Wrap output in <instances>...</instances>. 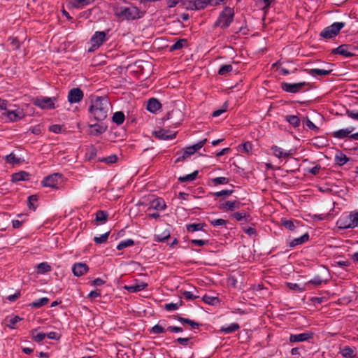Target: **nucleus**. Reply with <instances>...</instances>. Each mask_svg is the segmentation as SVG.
<instances>
[{
	"instance_id": "72a5a7b5",
	"label": "nucleus",
	"mask_w": 358,
	"mask_h": 358,
	"mask_svg": "<svg viewBox=\"0 0 358 358\" xmlns=\"http://www.w3.org/2000/svg\"><path fill=\"white\" fill-rule=\"evenodd\" d=\"M341 353L345 358H353L356 356L354 349L349 346H344L341 348Z\"/></svg>"
},
{
	"instance_id": "6ab92c4d",
	"label": "nucleus",
	"mask_w": 358,
	"mask_h": 358,
	"mask_svg": "<svg viewBox=\"0 0 358 358\" xmlns=\"http://www.w3.org/2000/svg\"><path fill=\"white\" fill-rule=\"evenodd\" d=\"M242 206V203L238 201H227L220 206V208L225 210L233 211L235 209H238Z\"/></svg>"
},
{
	"instance_id": "2f4dec72",
	"label": "nucleus",
	"mask_w": 358,
	"mask_h": 358,
	"mask_svg": "<svg viewBox=\"0 0 358 358\" xmlns=\"http://www.w3.org/2000/svg\"><path fill=\"white\" fill-rule=\"evenodd\" d=\"M49 302V299L48 297H42L38 299H36L31 303H30V306L34 308H39L45 305H46Z\"/></svg>"
},
{
	"instance_id": "13d9d810",
	"label": "nucleus",
	"mask_w": 358,
	"mask_h": 358,
	"mask_svg": "<svg viewBox=\"0 0 358 358\" xmlns=\"http://www.w3.org/2000/svg\"><path fill=\"white\" fill-rule=\"evenodd\" d=\"M248 216V214H247L245 212H236L232 215V217L235 218L237 221H241Z\"/></svg>"
},
{
	"instance_id": "39448f33",
	"label": "nucleus",
	"mask_w": 358,
	"mask_h": 358,
	"mask_svg": "<svg viewBox=\"0 0 358 358\" xmlns=\"http://www.w3.org/2000/svg\"><path fill=\"white\" fill-rule=\"evenodd\" d=\"M2 115L6 117L8 121L14 122L23 119L25 116V113L22 108L11 104V106L8 108V109L3 113Z\"/></svg>"
},
{
	"instance_id": "393cba45",
	"label": "nucleus",
	"mask_w": 358,
	"mask_h": 358,
	"mask_svg": "<svg viewBox=\"0 0 358 358\" xmlns=\"http://www.w3.org/2000/svg\"><path fill=\"white\" fill-rule=\"evenodd\" d=\"M161 103L155 98L149 99L147 104V110L151 113H155L161 108Z\"/></svg>"
},
{
	"instance_id": "423d86ee",
	"label": "nucleus",
	"mask_w": 358,
	"mask_h": 358,
	"mask_svg": "<svg viewBox=\"0 0 358 358\" xmlns=\"http://www.w3.org/2000/svg\"><path fill=\"white\" fill-rule=\"evenodd\" d=\"M355 127H348L334 131L331 133V136L337 139H343L348 138L352 140L358 141V131L353 133Z\"/></svg>"
},
{
	"instance_id": "09e8293b",
	"label": "nucleus",
	"mask_w": 358,
	"mask_h": 358,
	"mask_svg": "<svg viewBox=\"0 0 358 358\" xmlns=\"http://www.w3.org/2000/svg\"><path fill=\"white\" fill-rule=\"evenodd\" d=\"M202 300L207 304L209 305H215L219 302V299L217 297L211 296L209 295H204L202 298Z\"/></svg>"
},
{
	"instance_id": "aec40b11",
	"label": "nucleus",
	"mask_w": 358,
	"mask_h": 358,
	"mask_svg": "<svg viewBox=\"0 0 358 358\" xmlns=\"http://www.w3.org/2000/svg\"><path fill=\"white\" fill-rule=\"evenodd\" d=\"M166 208V203L163 199L157 198L152 200L149 203L148 209H154L157 210H163Z\"/></svg>"
},
{
	"instance_id": "c85d7f7f",
	"label": "nucleus",
	"mask_w": 358,
	"mask_h": 358,
	"mask_svg": "<svg viewBox=\"0 0 358 358\" xmlns=\"http://www.w3.org/2000/svg\"><path fill=\"white\" fill-rule=\"evenodd\" d=\"M240 326L237 323H231L229 325L222 326L220 329V331L222 333H224L226 334H231L233 332H235L238 329H239Z\"/></svg>"
},
{
	"instance_id": "bb28decb",
	"label": "nucleus",
	"mask_w": 358,
	"mask_h": 358,
	"mask_svg": "<svg viewBox=\"0 0 358 358\" xmlns=\"http://www.w3.org/2000/svg\"><path fill=\"white\" fill-rule=\"evenodd\" d=\"M335 162L337 165L341 166L345 164L350 159L341 152H338L335 155Z\"/></svg>"
},
{
	"instance_id": "412c9836",
	"label": "nucleus",
	"mask_w": 358,
	"mask_h": 358,
	"mask_svg": "<svg viewBox=\"0 0 358 358\" xmlns=\"http://www.w3.org/2000/svg\"><path fill=\"white\" fill-rule=\"evenodd\" d=\"M148 284L143 282H137L134 284L126 285L124 289L129 292H138L146 288Z\"/></svg>"
},
{
	"instance_id": "a19ab883",
	"label": "nucleus",
	"mask_w": 358,
	"mask_h": 358,
	"mask_svg": "<svg viewBox=\"0 0 358 358\" xmlns=\"http://www.w3.org/2000/svg\"><path fill=\"white\" fill-rule=\"evenodd\" d=\"M124 114L121 111L116 112L113 114V121L117 124H122L124 121Z\"/></svg>"
},
{
	"instance_id": "864d4df0",
	"label": "nucleus",
	"mask_w": 358,
	"mask_h": 358,
	"mask_svg": "<svg viewBox=\"0 0 358 358\" xmlns=\"http://www.w3.org/2000/svg\"><path fill=\"white\" fill-rule=\"evenodd\" d=\"M233 67L231 64L222 65L218 71V73L221 76L226 75L227 73L231 72Z\"/></svg>"
},
{
	"instance_id": "f03ea898",
	"label": "nucleus",
	"mask_w": 358,
	"mask_h": 358,
	"mask_svg": "<svg viewBox=\"0 0 358 358\" xmlns=\"http://www.w3.org/2000/svg\"><path fill=\"white\" fill-rule=\"evenodd\" d=\"M115 15L122 20H134L141 17L139 9L136 6H117Z\"/></svg>"
},
{
	"instance_id": "a878e982",
	"label": "nucleus",
	"mask_w": 358,
	"mask_h": 358,
	"mask_svg": "<svg viewBox=\"0 0 358 358\" xmlns=\"http://www.w3.org/2000/svg\"><path fill=\"white\" fill-rule=\"evenodd\" d=\"M90 127L92 128V130L90 131V134L93 136H99L103 133H104L107 127L103 124H94L90 125Z\"/></svg>"
},
{
	"instance_id": "052dcab7",
	"label": "nucleus",
	"mask_w": 358,
	"mask_h": 358,
	"mask_svg": "<svg viewBox=\"0 0 358 358\" xmlns=\"http://www.w3.org/2000/svg\"><path fill=\"white\" fill-rule=\"evenodd\" d=\"M210 223L214 227L223 226L227 224V220L224 219H215L210 220Z\"/></svg>"
},
{
	"instance_id": "69168bd1",
	"label": "nucleus",
	"mask_w": 358,
	"mask_h": 358,
	"mask_svg": "<svg viewBox=\"0 0 358 358\" xmlns=\"http://www.w3.org/2000/svg\"><path fill=\"white\" fill-rule=\"evenodd\" d=\"M346 115L352 119L358 120V110H347Z\"/></svg>"
},
{
	"instance_id": "e433bc0d",
	"label": "nucleus",
	"mask_w": 358,
	"mask_h": 358,
	"mask_svg": "<svg viewBox=\"0 0 358 358\" xmlns=\"http://www.w3.org/2000/svg\"><path fill=\"white\" fill-rule=\"evenodd\" d=\"M108 213L104 210H98L96 213V221L104 224L108 219Z\"/></svg>"
},
{
	"instance_id": "603ef678",
	"label": "nucleus",
	"mask_w": 358,
	"mask_h": 358,
	"mask_svg": "<svg viewBox=\"0 0 358 358\" xmlns=\"http://www.w3.org/2000/svg\"><path fill=\"white\" fill-rule=\"evenodd\" d=\"M101 162H105L106 164H114L117 161V157L115 155H111L106 157H102L99 159Z\"/></svg>"
},
{
	"instance_id": "774afa93",
	"label": "nucleus",
	"mask_w": 358,
	"mask_h": 358,
	"mask_svg": "<svg viewBox=\"0 0 358 358\" xmlns=\"http://www.w3.org/2000/svg\"><path fill=\"white\" fill-rule=\"evenodd\" d=\"M46 337H48L49 339L52 340H59L60 338V336L58 333L55 331H51L46 334Z\"/></svg>"
},
{
	"instance_id": "473e14b6",
	"label": "nucleus",
	"mask_w": 358,
	"mask_h": 358,
	"mask_svg": "<svg viewBox=\"0 0 358 358\" xmlns=\"http://www.w3.org/2000/svg\"><path fill=\"white\" fill-rule=\"evenodd\" d=\"M22 319L19 316L12 315L6 318L7 326L10 329H15L17 322L21 321Z\"/></svg>"
},
{
	"instance_id": "49530a36",
	"label": "nucleus",
	"mask_w": 358,
	"mask_h": 358,
	"mask_svg": "<svg viewBox=\"0 0 358 358\" xmlns=\"http://www.w3.org/2000/svg\"><path fill=\"white\" fill-rule=\"evenodd\" d=\"M110 234V231H107L99 236H95L94 238V241L96 244H102L107 241L108 236Z\"/></svg>"
},
{
	"instance_id": "4d7b16f0",
	"label": "nucleus",
	"mask_w": 358,
	"mask_h": 358,
	"mask_svg": "<svg viewBox=\"0 0 358 358\" xmlns=\"http://www.w3.org/2000/svg\"><path fill=\"white\" fill-rule=\"evenodd\" d=\"M212 180L216 185H226L229 182V180L225 177H217L212 179Z\"/></svg>"
},
{
	"instance_id": "7c9ffc66",
	"label": "nucleus",
	"mask_w": 358,
	"mask_h": 358,
	"mask_svg": "<svg viewBox=\"0 0 358 358\" xmlns=\"http://www.w3.org/2000/svg\"><path fill=\"white\" fill-rule=\"evenodd\" d=\"M31 335L32 339L37 343L41 342L46 338V334L38 332L36 329L31 330Z\"/></svg>"
},
{
	"instance_id": "37998d69",
	"label": "nucleus",
	"mask_w": 358,
	"mask_h": 358,
	"mask_svg": "<svg viewBox=\"0 0 358 358\" xmlns=\"http://www.w3.org/2000/svg\"><path fill=\"white\" fill-rule=\"evenodd\" d=\"M134 245V241L131 239H126L120 241L119 244L117 245V249L119 250H123L127 247H130Z\"/></svg>"
},
{
	"instance_id": "c03bdc74",
	"label": "nucleus",
	"mask_w": 358,
	"mask_h": 358,
	"mask_svg": "<svg viewBox=\"0 0 358 358\" xmlns=\"http://www.w3.org/2000/svg\"><path fill=\"white\" fill-rule=\"evenodd\" d=\"M187 230L189 232H194L196 231L202 230L204 224L201 223H193V224H187Z\"/></svg>"
},
{
	"instance_id": "0e129e2a",
	"label": "nucleus",
	"mask_w": 358,
	"mask_h": 358,
	"mask_svg": "<svg viewBox=\"0 0 358 358\" xmlns=\"http://www.w3.org/2000/svg\"><path fill=\"white\" fill-rule=\"evenodd\" d=\"M11 106V103H10L7 100L0 99V110H4L8 109Z\"/></svg>"
},
{
	"instance_id": "5fc2aeb1",
	"label": "nucleus",
	"mask_w": 358,
	"mask_h": 358,
	"mask_svg": "<svg viewBox=\"0 0 358 358\" xmlns=\"http://www.w3.org/2000/svg\"><path fill=\"white\" fill-rule=\"evenodd\" d=\"M182 301H180L179 303H166L165 304V309L168 311H173V310H176L177 309H178V308L180 306H182Z\"/></svg>"
},
{
	"instance_id": "a18cd8bd",
	"label": "nucleus",
	"mask_w": 358,
	"mask_h": 358,
	"mask_svg": "<svg viewBox=\"0 0 358 358\" xmlns=\"http://www.w3.org/2000/svg\"><path fill=\"white\" fill-rule=\"evenodd\" d=\"M285 120L294 127L300 125V120L296 115H287Z\"/></svg>"
},
{
	"instance_id": "1a4fd4ad",
	"label": "nucleus",
	"mask_w": 358,
	"mask_h": 358,
	"mask_svg": "<svg viewBox=\"0 0 358 358\" xmlns=\"http://www.w3.org/2000/svg\"><path fill=\"white\" fill-rule=\"evenodd\" d=\"M207 139H203L196 144L186 148L185 152L181 157H179L176 159V162L185 160L187 158L194 154L197 150H200L206 143Z\"/></svg>"
},
{
	"instance_id": "f257e3e1",
	"label": "nucleus",
	"mask_w": 358,
	"mask_h": 358,
	"mask_svg": "<svg viewBox=\"0 0 358 358\" xmlns=\"http://www.w3.org/2000/svg\"><path fill=\"white\" fill-rule=\"evenodd\" d=\"M110 108V102L108 97H97L92 103L90 112L97 121L104 120Z\"/></svg>"
},
{
	"instance_id": "a211bd4d",
	"label": "nucleus",
	"mask_w": 358,
	"mask_h": 358,
	"mask_svg": "<svg viewBox=\"0 0 358 358\" xmlns=\"http://www.w3.org/2000/svg\"><path fill=\"white\" fill-rule=\"evenodd\" d=\"M155 137L162 140H170L173 139L176 136V132H172L169 130L159 129L154 131Z\"/></svg>"
},
{
	"instance_id": "6e6552de",
	"label": "nucleus",
	"mask_w": 358,
	"mask_h": 358,
	"mask_svg": "<svg viewBox=\"0 0 358 358\" xmlns=\"http://www.w3.org/2000/svg\"><path fill=\"white\" fill-rule=\"evenodd\" d=\"M56 101V97L38 96L33 100V103L42 109H54Z\"/></svg>"
},
{
	"instance_id": "5701e85b",
	"label": "nucleus",
	"mask_w": 358,
	"mask_h": 358,
	"mask_svg": "<svg viewBox=\"0 0 358 358\" xmlns=\"http://www.w3.org/2000/svg\"><path fill=\"white\" fill-rule=\"evenodd\" d=\"M29 173L24 171H21L20 172H17V173H15L12 175V182H20V181H26V180H28L29 179Z\"/></svg>"
},
{
	"instance_id": "6e6d98bb",
	"label": "nucleus",
	"mask_w": 358,
	"mask_h": 358,
	"mask_svg": "<svg viewBox=\"0 0 358 358\" xmlns=\"http://www.w3.org/2000/svg\"><path fill=\"white\" fill-rule=\"evenodd\" d=\"M241 151L245 153H249L252 149V145L250 142H245L240 145Z\"/></svg>"
},
{
	"instance_id": "3c124183",
	"label": "nucleus",
	"mask_w": 358,
	"mask_h": 358,
	"mask_svg": "<svg viewBox=\"0 0 358 358\" xmlns=\"http://www.w3.org/2000/svg\"><path fill=\"white\" fill-rule=\"evenodd\" d=\"M38 201V196L36 195H31L28 197V207L29 209L35 210L36 206L35 203Z\"/></svg>"
},
{
	"instance_id": "79ce46f5",
	"label": "nucleus",
	"mask_w": 358,
	"mask_h": 358,
	"mask_svg": "<svg viewBox=\"0 0 358 358\" xmlns=\"http://www.w3.org/2000/svg\"><path fill=\"white\" fill-rule=\"evenodd\" d=\"M187 44V40L186 39H180L177 41L175 43H173L170 47L171 51H175L178 50L182 49L185 45Z\"/></svg>"
},
{
	"instance_id": "b1692460",
	"label": "nucleus",
	"mask_w": 358,
	"mask_h": 358,
	"mask_svg": "<svg viewBox=\"0 0 358 358\" xmlns=\"http://www.w3.org/2000/svg\"><path fill=\"white\" fill-rule=\"evenodd\" d=\"M309 239V235L308 233L304 234L303 235L301 236L300 237L294 238L289 243L288 245L290 248H294L297 245H301L304 243L305 242L308 241Z\"/></svg>"
},
{
	"instance_id": "f704fd0d",
	"label": "nucleus",
	"mask_w": 358,
	"mask_h": 358,
	"mask_svg": "<svg viewBox=\"0 0 358 358\" xmlns=\"http://www.w3.org/2000/svg\"><path fill=\"white\" fill-rule=\"evenodd\" d=\"M331 70H325L320 69H312L308 71V73L312 76L316 77L318 76H327L330 74Z\"/></svg>"
},
{
	"instance_id": "9b49d317",
	"label": "nucleus",
	"mask_w": 358,
	"mask_h": 358,
	"mask_svg": "<svg viewBox=\"0 0 358 358\" xmlns=\"http://www.w3.org/2000/svg\"><path fill=\"white\" fill-rule=\"evenodd\" d=\"M62 178V174L55 173L44 178L41 181V184L44 187L57 189Z\"/></svg>"
},
{
	"instance_id": "4c0bfd02",
	"label": "nucleus",
	"mask_w": 358,
	"mask_h": 358,
	"mask_svg": "<svg viewBox=\"0 0 358 358\" xmlns=\"http://www.w3.org/2000/svg\"><path fill=\"white\" fill-rule=\"evenodd\" d=\"M198 173V171H194L190 174L179 177L178 180L182 182L193 181L196 178Z\"/></svg>"
},
{
	"instance_id": "8fccbe9b",
	"label": "nucleus",
	"mask_w": 358,
	"mask_h": 358,
	"mask_svg": "<svg viewBox=\"0 0 358 358\" xmlns=\"http://www.w3.org/2000/svg\"><path fill=\"white\" fill-rule=\"evenodd\" d=\"M210 0H196V10H201L210 5Z\"/></svg>"
},
{
	"instance_id": "e2e57ef3",
	"label": "nucleus",
	"mask_w": 358,
	"mask_h": 358,
	"mask_svg": "<svg viewBox=\"0 0 358 358\" xmlns=\"http://www.w3.org/2000/svg\"><path fill=\"white\" fill-rule=\"evenodd\" d=\"M232 192H233V190L224 189V190L215 192L213 194L217 197L229 196L232 194Z\"/></svg>"
},
{
	"instance_id": "338daca9",
	"label": "nucleus",
	"mask_w": 358,
	"mask_h": 358,
	"mask_svg": "<svg viewBox=\"0 0 358 358\" xmlns=\"http://www.w3.org/2000/svg\"><path fill=\"white\" fill-rule=\"evenodd\" d=\"M21 295V293H20V290H17L15 292V294H11V295H9L7 296V299L10 301V302H14L17 299L20 298Z\"/></svg>"
},
{
	"instance_id": "de8ad7c7",
	"label": "nucleus",
	"mask_w": 358,
	"mask_h": 358,
	"mask_svg": "<svg viewBox=\"0 0 358 358\" xmlns=\"http://www.w3.org/2000/svg\"><path fill=\"white\" fill-rule=\"evenodd\" d=\"M281 224L285 228L289 229V231H294L296 229V226L294 225V221L292 220H281Z\"/></svg>"
},
{
	"instance_id": "f3484780",
	"label": "nucleus",
	"mask_w": 358,
	"mask_h": 358,
	"mask_svg": "<svg viewBox=\"0 0 358 358\" xmlns=\"http://www.w3.org/2000/svg\"><path fill=\"white\" fill-rule=\"evenodd\" d=\"M273 155L278 159L287 158L292 155L291 150H285L277 145L271 148Z\"/></svg>"
},
{
	"instance_id": "58836bf2",
	"label": "nucleus",
	"mask_w": 358,
	"mask_h": 358,
	"mask_svg": "<svg viewBox=\"0 0 358 358\" xmlns=\"http://www.w3.org/2000/svg\"><path fill=\"white\" fill-rule=\"evenodd\" d=\"M94 0H74L73 6L77 8H83L85 6L92 4Z\"/></svg>"
},
{
	"instance_id": "4be33fe9",
	"label": "nucleus",
	"mask_w": 358,
	"mask_h": 358,
	"mask_svg": "<svg viewBox=\"0 0 358 358\" xmlns=\"http://www.w3.org/2000/svg\"><path fill=\"white\" fill-rule=\"evenodd\" d=\"M170 228L167 226L161 233L155 235L154 241L157 242H164L170 237Z\"/></svg>"
},
{
	"instance_id": "c9c22d12",
	"label": "nucleus",
	"mask_w": 358,
	"mask_h": 358,
	"mask_svg": "<svg viewBox=\"0 0 358 358\" xmlns=\"http://www.w3.org/2000/svg\"><path fill=\"white\" fill-rule=\"evenodd\" d=\"M194 292L192 291H186L182 290L181 291V294L183 296V297L187 300H192L195 299L199 297V295H197L198 291L196 288H194Z\"/></svg>"
},
{
	"instance_id": "cd10ccee",
	"label": "nucleus",
	"mask_w": 358,
	"mask_h": 358,
	"mask_svg": "<svg viewBox=\"0 0 358 358\" xmlns=\"http://www.w3.org/2000/svg\"><path fill=\"white\" fill-rule=\"evenodd\" d=\"M52 269L48 262H41L36 266V273L38 275H43L50 271Z\"/></svg>"
},
{
	"instance_id": "9d476101",
	"label": "nucleus",
	"mask_w": 358,
	"mask_h": 358,
	"mask_svg": "<svg viewBox=\"0 0 358 358\" xmlns=\"http://www.w3.org/2000/svg\"><path fill=\"white\" fill-rule=\"evenodd\" d=\"M106 40V34L105 31H96L91 38V47L89 48V52L98 49Z\"/></svg>"
},
{
	"instance_id": "ea45409f",
	"label": "nucleus",
	"mask_w": 358,
	"mask_h": 358,
	"mask_svg": "<svg viewBox=\"0 0 358 358\" xmlns=\"http://www.w3.org/2000/svg\"><path fill=\"white\" fill-rule=\"evenodd\" d=\"M177 320L182 324H187L190 325L193 329H198L199 327V323H197L193 320H191L188 318H184L180 316H178Z\"/></svg>"
},
{
	"instance_id": "bf43d9fd",
	"label": "nucleus",
	"mask_w": 358,
	"mask_h": 358,
	"mask_svg": "<svg viewBox=\"0 0 358 358\" xmlns=\"http://www.w3.org/2000/svg\"><path fill=\"white\" fill-rule=\"evenodd\" d=\"M165 329L159 324H156L151 329V332L155 334H162L165 332Z\"/></svg>"
},
{
	"instance_id": "680f3d73",
	"label": "nucleus",
	"mask_w": 358,
	"mask_h": 358,
	"mask_svg": "<svg viewBox=\"0 0 358 358\" xmlns=\"http://www.w3.org/2000/svg\"><path fill=\"white\" fill-rule=\"evenodd\" d=\"M278 71L279 73V74L280 75H282V76H287L288 74H290L291 73H294V71H289L285 66L284 65H280L278 68Z\"/></svg>"
},
{
	"instance_id": "0eeeda50",
	"label": "nucleus",
	"mask_w": 358,
	"mask_h": 358,
	"mask_svg": "<svg viewBox=\"0 0 358 358\" xmlns=\"http://www.w3.org/2000/svg\"><path fill=\"white\" fill-rule=\"evenodd\" d=\"M345 26V22H334L330 26L324 29L320 33V36L324 38H332L337 36L341 29Z\"/></svg>"
},
{
	"instance_id": "dca6fc26",
	"label": "nucleus",
	"mask_w": 358,
	"mask_h": 358,
	"mask_svg": "<svg viewBox=\"0 0 358 358\" xmlns=\"http://www.w3.org/2000/svg\"><path fill=\"white\" fill-rule=\"evenodd\" d=\"M88 266L85 263H76L72 266V272L77 277L82 276L87 273Z\"/></svg>"
},
{
	"instance_id": "c756f323",
	"label": "nucleus",
	"mask_w": 358,
	"mask_h": 358,
	"mask_svg": "<svg viewBox=\"0 0 358 358\" xmlns=\"http://www.w3.org/2000/svg\"><path fill=\"white\" fill-rule=\"evenodd\" d=\"M5 160L6 163L12 165L19 164L23 161L20 158L17 157L14 152H11L10 154L6 155L5 157Z\"/></svg>"
},
{
	"instance_id": "20e7f679",
	"label": "nucleus",
	"mask_w": 358,
	"mask_h": 358,
	"mask_svg": "<svg viewBox=\"0 0 358 358\" xmlns=\"http://www.w3.org/2000/svg\"><path fill=\"white\" fill-rule=\"evenodd\" d=\"M234 17V8L227 6L220 13L215 25L222 29H227L233 22Z\"/></svg>"
},
{
	"instance_id": "4468645a",
	"label": "nucleus",
	"mask_w": 358,
	"mask_h": 358,
	"mask_svg": "<svg viewBox=\"0 0 358 358\" xmlns=\"http://www.w3.org/2000/svg\"><path fill=\"white\" fill-rule=\"evenodd\" d=\"M314 334L311 331H306L299 334H291L289 341L292 343L304 342L313 338Z\"/></svg>"
},
{
	"instance_id": "2eb2a0df",
	"label": "nucleus",
	"mask_w": 358,
	"mask_h": 358,
	"mask_svg": "<svg viewBox=\"0 0 358 358\" xmlns=\"http://www.w3.org/2000/svg\"><path fill=\"white\" fill-rule=\"evenodd\" d=\"M332 53L342 55L345 57H351L354 53L351 52V48L348 45H341L338 48L332 50Z\"/></svg>"
},
{
	"instance_id": "7ed1b4c3",
	"label": "nucleus",
	"mask_w": 358,
	"mask_h": 358,
	"mask_svg": "<svg viewBox=\"0 0 358 358\" xmlns=\"http://www.w3.org/2000/svg\"><path fill=\"white\" fill-rule=\"evenodd\" d=\"M358 225V211L343 214L336 222L340 229H353Z\"/></svg>"
},
{
	"instance_id": "ddd939ff",
	"label": "nucleus",
	"mask_w": 358,
	"mask_h": 358,
	"mask_svg": "<svg viewBox=\"0 0 358 358\" xmlns=\"http://www.w3.org/2000/svg\"><path fill=\"white\" fill-rule=\"evenodd\" d=\"M84 96L83 92L80 88H73L68 94V101L71 103L80 102Z\"/></svg>"
},
{
	"instance_id": "f8f14e48",
	"label": "nucleus",
	"mask_w": 358,
	"mask_h": 358,
	"mask_svg": "<svg viewBox=\"0 0 358 358\" xmlns=\"http://www.w3.org/2000/svg\"><path fill=\"white\" fill-rule=\"evenodd\" d=\"M307 85L308 83L306 82H301L297 83H283L282 84V89L287 92L297 93L302 91L303 87Z\"/></svg>"
}]
</instances>
